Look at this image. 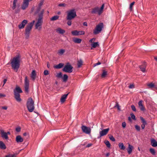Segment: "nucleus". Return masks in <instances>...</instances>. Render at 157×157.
<instances>
[{
	"label": "nucleus",
	"mask_w": 157,
	"mask_h": 157,
	"mask_svg": "<svg viewBox=\"0 0 157 157\" xmlns=\"http://www.w3.org/2000/svg\"><path fill=\"white\" fill-rule=\"evenodd\" d=\"M44 0H41L38 5L36 6V8L39 9L41 8L42 6L43 5Z\"/></svg>",
	"instance_id": "bb28decb"
},
{
	"label": "nucleus",
	"mask_w": 157,
	"mask_h": 157,
	"mask_svg": "<svg viewBox=\"0 0 157 157\" xmlns=\"http://www.w3.org/2000/svg\"><path fill=\"white\" fill-rule=\"evenodd\" d=\"M104 6V4H103L102 5L100 8L98 7H96L93 8L92 10L91 13L92 14L98 13V15H100L103 12Z\"/></svg>",
	"instance_id": "39448f33"
},
{
	"label": "nucleus",
	"mask_w": 157,
	"mask_h": 157,
	"mask_svg": "<svg viewBox=\"0 0 157 157\" xmlns=\"http://www.w3.org/2000/svg\"><path fill=\"white\" fill-rule=\"evenodd\" d=\"M68 76L66 74L64 75L63 77V81L64 82H66L68 79Z\"/></svg>",
	"instance_id": "c9c22d12"
},
{
	"label": "nucleus",
	"mask_w": 157,
	"mask_h": 157,
	"mask_svg": "<svg viewBox=\"0 0 157 157\" xmlns=\"http://www.w3.org/2000/svg\"><path fill=\"white\" fill-rule=\"evenodd\" d=\"M122 126L123 128H125L126 126V123L125 122H123L122 123Z\"/></svg>",
	"instance_id": "6e6d98bb"
},
{
	"label": "nucleus",
	"mask_w": 157,
	"mask_h": 157,
	"mask_svg": "<svg viewBox=\"0 0 157 157\" xmlns=\"http://www.w3.org/2000/svg\"><path fill=\"white\" fill-rule=\"evenodd\" d=\"M35 22V21L34 20L32 22L28 24L25 28V38L27 39H28L29 37L30 32L32 30Z\"/></svg>",
	"instance_id": "7ed1b4c3"
},
{
	"label": "nucleus",
	"mask_w": 157,
	"mask_h": 157,
	"mask_svg": "<svg viewBox=\"0 0 157 157\" xmlns=\"http://www.w3.org/2000/svg\"><path fill=\"white\" fill-rule=\"evenodd\" d=\"M44 13V10L41 8L39 9L36 8V11L34 13V15H37L39 18H43V14Z\"/></svg>",
	"instance_id": "6e6552de"
},
{
	"label": "nucleus",
	"mask_w": 157,
	"mask_h": 157,
	"mask_svg": "<svg viewBox=\"0 0 157 157\" xmlns=\"http://www.w3.org/2000/svg\"><path fill=\"white\" fill-rule=\"evenodd\" d=\"M101 64V63L100 62H98V63H95L94 64V67H95L96 66H97V65H100Z\"/></svg>",
	"instance_id": "bf43d9fd"
},
{
	"label": "nucleus",
	"mask_w": 157,
	"mask_h": 157,
	"mask_svg": "<svg viewBox=\"0 0 157 157\" xmlns=\"http://www.w3.org/2000/svg\"><path fill=\"white\" fill-rule=\"evenodd\" d=\"M59 18V16H55L52 17L51 18V21H55L56 20H57Z\"/></svg>",
	"instance_id": "e433bc0d"
},
{
	"label": "nucleus",
	"mask_w": 157,
	"mask_h": 157,
	"mask_svg": "<svg viewBox=\"0 0 157 157\" xmlns=\"http://www.w3.org/2000/svg\"><path fill=\"white\" fill-rule=\"evenodd\" d=\"M27 106L29 111L32 112L34 109V101L31 98H29L27 103Z\"/></svg>",
	"instance_id": "20e7f679"
},
{
	"label": "nucleus",
	"mask_w": 157,
	"mask_h": 157,
	"mask_svg": "<svg viewBox=\"0 0 157 157\" xmlns=\"http://www.w3.org/2000/svg\"><path fill=\"white\" fill-rule=\"evenodd\" d=\"M147 86L149 87V88L151 89H152L153 88H155V86L154 83L151 82L149 83H148L147 85Z\"/></svg>",
	"instance_id": "7c9ffc66"
},
{
	"label": "nucleus",
	"mask_w": 157,
	"mask_h": 157,
	"mask_svg": "<svg viewBox=\"0 0 157 157\" xmlns=\"http://www.w3.org/2000/svg\"><path fill=\"white\" fill-rule=\"evenodd\" d=\"M143 101L141 100L140 101L138 102L139 106L143 105L142 104Z\"/></svg>",
	"instance_id": "4d7b16f0"
},
{
	"label": "nucleus",
	"mask_w": 157,
	"mask_h": 157,
	"mask_svg": "<svg viewBox=\"0 0 157 157\" xmlns=\"http://www.w3.org/2000/svg\"><path fill=\"white\" fill-rule=\"evenodd\" d=\"M25 92L28 93L29 88V81L26 76L25 77Z\"/></svg>",
	"instance_id": "f8f14e48"
},
{
	"label": "nucleus",
	"mask_w": 157,
	"mask_h": 157,
	"mask_svg": "<svg viewBox=\"0 0 157 157\" xmlns=\"http://www.w3.org/2000/svg\"><path fill=\"white\" fill-rule=\"evenodd\" d=\"M68 94V93L67 94H65L62 96L60 99V101L61 102L63 103L65 101Z\"/></svg>",
	"instance_id": "b1692460"
},
{
	"label": "nucleus",
	"mask_w": 157,
	"mask_h": 157,
	"mask_svg": "<svg viewBox=\"0 0 157 157\" xmlns=\"http://www.w3.org/2000/svg\"><path fill=\"white\" fill-rule=\"evenodd\" d=\"M150 152L153 155H155V151L154 149L153 148H151L150 149Z\"/></svg>",
	"instance_id": "58836bf2"
},
{
	"label": "nucleus",
	"mask_w": 157,
	"mask_h": 157,
	"mask_svg": "<svg viewBox=\"0 0 157 157\" xmlns=\"http://www.w3.org/2000/svg\"><path fill=\"white\" fill-rule=\"evenodd\" d=\"M109 139L113 141H115V140L113 136H109Z\"/></svg>",
	"instance_id": "de8ad7c7"
},
{
	"label": "nucleus",
	"mask_w": 157,
	"mask_h": 157,
	"mask_svg": "<svg viewBox=\"0 0 157 157\" xmlns=\"http://www.w3.org/2000/svg\"><path fill=\"white\" fill-rule=\"evenodd\" d=\"M104 143L108 147H110L111 145L109 141L108 140H105Z\"/></svg>",
	"instance_id": "4c0bfd02"
},
{
	"label": "nucleus",
	"mask_w": 157,
	"mask_h": 157,
	"mask_svg": "<svg viewBox=\"0 0 157 157\" xmlns=\"http://www.w3.org/2000/svg\"><path fill=\"white\" fill-rule=\"evenodd\" d=\"M83 25L84 26H87V22H84L83 23Z\"/></svg>",
	"instance_id": "774afa93"
},
{
	"label": "nucleus",
	"mask_w": 157,
	"mask_h": 157,
	"mask_svg": "<svg viewBox=\"0 0 157 157\" xmlns=\"http://www.w3.org/2000/svg\"><path fill=\"white\" fill-rule=\"evenodd\" d=\"M146 124H143L141 125V128H142V129H144V128H145V125Z\"/></svg>",
	"instance_id": "e2e57ef3"
},
{
	"label": "nucleus",
	"mask_w": 157,
	"mask_h": 157,
	"mask_svg": "<svg viewBox=\"0 0 157 157\" xmlns=\"http://www.w3.org/2000/svg\"><path fill=\"white\" fill-rule=\"evenodd\" d=\"M32 0H24L21 6V8L23 10H25L27 8L29 5V2Z\"/></svg>",
	"instance_id": "4468645a"
},
{
	"label": "nucleus",
	"mask_w": 157,
	"mask_h": 157,
	"mask_svg": "<svg viewBox=\"0 0 157 157\" xmlns=\"http://www.w3.org/2000/svg\"><path fill=\"white\" fill-rule=\"evenodd\" d=\"M28 23V21L26 20H23L21 23L20 24L18 25V28L19 29H22L23 28L25 25Z\"/></svg>",
	"instance_id": "dca6fc26"
},
{
	"label": "nucleus",
	"mask_w": 157,
	"mask_h": 157,
	"mask_svg": "<svg viewBox=\"0 0 157 157\" xmlns=\"http://www.w3.org/2000/svg\"><path fill=\"white\" fill-rule=\"evenodd\" d=\"M6 96V95L4 94L0 93V98L2 97H5Z\"/></svg>",
	"instance_id": "680f3d73"
},
{
	"label": "nucleus",
	"mask_w": 157,
	"mask_h": 157,
	"mask_svg": "<svg viewBox=\"0 0 157 157\" xmlns=\"http://www.w3.org/2000/svg\"><path fill=\"white\" fill-rule=\"evenodd\" d=\"M76 16V13L74 9L70 10L67 12V19L71 20Z\"/></svg>",
	"instance_id": "423d86ee"
},
{
	"label": "nucleus",
	"mask_w": 157,
	"mask_h": 157,
	"mask_svg": "<svg viewBox=\"0 0 157 157\" xmlns=\"http://www.w3.org/2000/svg\"><path fill=\"white\" fill-rule=\"evenodd\" d=\"M15 155H6L5 157H16Z\"/></svg>",
	"instance_id": "3c124183"
},
{
	"label": "nucleus",
	"mask_w": 157,
	"mask_h": 157,
	"mask_svg": "<svg viewBox=\"0 0 157 157\" xmlns=\"http://www.w3.org/2000/svg\"><path fill=\"white\" fill-rule=\"evenodd\" d=\"M21 128L20 127H18L16 128V131L17 132H19L21 131Z\"/></svg>",
	"instance_id": "864d4df0"
},
{
	"label": "nucleus",
	"mask_w": 157,
	"mask_h": 157,
	"mask_svg": "<svg viewBox=\"0 0 157 157\" xmlns=\"http://www.w3.org/2000/svg\"><path fill=\"white\" fill-rule=\"evenodd\" d=\"M132 109L134 111H136V110L134 105H132L131 106Z\"/></svg>",
	"instance_id": "603ef678"
},
{
	"label": "nucleus",
	"mask_w": 157,
	"mask_h": 157,
	"mask_svg": "<svg viewBox=\"0 0 157 157\" xmlns=\"http://www.w3.org/2000/svg\"><path fill=\"white\" fill-rule=\"evenodd\" d=\"M0 132L1 137L5 139L6 140L8 139L9 137L8 135L10 134V132H5L4 130L2 129L0 130Z\"/></svg>",
	"instance_id": "9d476101"
},
{
	"label": "nucleus",
	"mask_w": 157,
	"mask_h": 157,
	"mask_svg": "<svg viewBox=\"0 0 157 157\" xmlns=\"http://www.w3.org/2000/svg\"><path fill=\"white\" fill-rule=\"evenodd\" d=\"M146 64L144 63L143 65L140 66L139 67L140 70L143 72H145L146 71Z\"/></svg>",
	"instance_id": "6ab92c4d"
},
{
	"label": "nucleus",
	"mask_w": 157,
	"mask_h": 157,
	"mask_svg": "<svg viewBox=\"0 0 157 157\" xmlns=\"http://www.w3.org/2000/svg\"><path fill=\"white\" fill-rule=\"evenodd\" d=\"M18 0H13V4L11 6V8L13 10L15 9L17 7L16 4L17 3Z\"/></svg>",
	"instance_id": "a878e982"
},
{
	"label": "nucleus",
	"mask_w": 157,
	"mask_h": 157,
	"mask_svg": "<svg viewBox=\"0 0 157 157\" xmlns=\"http://www.w3.org/2000/svg\"><path fill=\"white\" fill-rule=\"evenodd\" d=\"M135 2H133L131 3L130 4V5L129 6V9L131 11L132 10V7L133 6V5L134 4Z\"/></svg>",
	"instance_id": "37998d69"
},
{
	"label": "nucleus",
	"mask_w": 157,
	"mask_h": 157,
	"mask_svg": "<svg viewBox=\"0 0 157 157\" xmlns=\"http://www.w3.org/2000/svg\"><path fill=\"white\" fill-rule=\"evenodd\" d=\"M44 75H47L49 74V71L47 70H45L44 72Z\"/></svg>",
	"instance_id": "8fccbe9b"
},
{
	"label": "nucleus",
	"mask_w": 157,
	"mask_h": 157,
	"mask_svg": "<svg viewBox=\"0 0 157 157\" xmlns=\"http://www.w3.org/2000/svg\"><path fill=\"white\" fill-rule=\"evenodd\" d=\"M65 50L64 49H61L58 50L57 51V53L59 56H62L65 53Z\"/></svg>",
	"instance_id": "4be33fe9"
},
{
	"label": "nucleus",
	"mask_w": 157,
	"mask_h": 157,
	"mask_svg": "<svg viewBox=\"0 0 157 157\" xmlns=\"http://www.w3.org/2000/svg\"><path fill=\"white\" fill-rule=\"evenodd\" d=\"M135 128L138 131H139L140 130V127L138 125H136L135 126Z\"/></svg>",
	"instance_id": "09e8293b"
},
{
	"label": "nucleus",
	"mask_w": 157,
	"mask_h": 157,
	"mask_svg": "<svg viewBox=\"0 0 157 157\" xmlns=\"http://www.w3.org/2000/svg\"><path fill=\"white\" fill-rule=\"evenodd\" d=\"M85 32L83 31H78V36L84 35Z\"/></svg>",
	"instance_id": "79ce46f5"
},
{
	"label": "nucleus",
	"mask_w": 157,
	"mask_h": 157,
	"mask_svg": "<svg viewBox=\"0 0 157 157\" xmlns=\"http://www.w3.org/2000/svg\"><path fill=\"white\" fill-rule=\"evenodd\" d=\"M56 76L58 78H61L62 77V74L61 72L57 74Z\"/></svg>",
	"instance_id": "a19ab883"
},
{
	"label": "nucleus",
	"mask_w": 157,
	"mask_h": 157,
	"mask_svg": "<svg viewBox=\"0 0 157 157\" xmlns=\"http://www.w3.org/2000/svg\"><path fill=\"white\" fill-rule=\"evenodd\" d=\"M16 140L17 143H21L23 141V138L20 135H18L16 137Z\"/></svg>",
	"instance_id": "a211bd4d"
},
{
	"label": "nucleus",
	"mask_w": 157,
	"mask_h": 157,
	"mask_svg": "<svg viewBox=\"0 0 157 157\" xmlns=\"http://www.w3.org/2000/svg\"><path fill=\"white\" fill-rule=\"evenodd\" d=\"M72 35L73 36H78V31L77 30H74L71 32Z\"/></svg>",
	"instance_id": "f704fd0d"
},
{
	"label": "nucleus",
	"mask_w": 157,
	"mask_h": 157,
	"mask_svg": "<svg viewBox=\"0 0 157 157\" xmlns=\"http://www.w3.org/2000/svg\"><path fill=\"white\" fill-rule=\"evenodd\" d=\"M109 128H107L103 129L99 132V136L98 137V139L100 138L101 137L106 135L109 131Z\"/></svg>",
	"instance_id": "ddd939ff"
},
{
	"label": "nucleus",
	"mask_w": 157,
	"mask_h": 157,
	"mask_svg": "<svg viewBox=\"0 0 157 157\" xmlns=\"http://www.w3.org/2000/svg\"><path fill=\"white\" fill-rule=\"evenodd\" d=\"M0 148L3 149H4L6 148L5 145L2 141H0Z\"/></svg>",
	"instance_id": "2f4dec72"
},
{
	"label": "nucleus",
	"mask_w": 157,
	"mask_h": 157,
	"mask_svg": "<svg viewBox=\"0 0 157 157\" xmlns=\"http://www.w3.org/2000/svg\"><path fill=\"white\" fill-rule=\"evenodd\" d=\"M82 39L78 38H74L73 39V41L75 43L79 44L82 42Z\"/></svg>",
	"instance_id": "c85d7f7f"
},
{
	"label": "nucleus",
	"mask_w": 157,
	"mask_h": 157,
	"mask_svg": "<svg viewBox=\"0 0 157 157\" xmlns=\"http://www.w3.org/2000/svg\"><path fill=\"white\" fill-rule=\"evenodd\" d=\"M103 26L104 25L102 23H100L98 25L94 31V34H97L99 33L101 31Z\"/></svg>",
	"instance_id": "0eeeda50"
},
{
	"label": "nucleus",
	"mask_w": 157,
	"mask_h": 157,
	"mask_svg": "<svg viewBox=\"0 0 157 157\" xmlns=\"http://www.w3.org/2000/svg\"><path fill=\"white\" fill-rule=\"evenodd\" d=\"M95 40L94 38H92L90 40L89 42L90 43H92L93 40Z\"/></svg>",
	"instance_id": "338daca9"
},
{
	"label": "nucleus",
	"mask_w": 157,
	"mask_h": 157,
	"mask_svg": "<svg viewBox=\"0 0 157 157\" xmlns=\"http://www.w3.org/2000/svg\"><path fill=\"white\" fill-rule=\"evenodd\" d=\"M140 119L141 120L143 124H147L146 121H145V119L143 117H140Z\"/></svg>",
	"instance_id": "49530a36"
},
{
	"label": "nucleus",
	"mask_w": 157,
	"mask_h": 157,
	"mask_svg": "<svg viewBox=\"0 0 157 157\" xmlns=\"http://www.w3.org/2000/svg\"><path fill=\"white\" fill-rule=\"evenodd\" d=\"M73 67L69 63H68L65 65L63 69V71L65 72H67L71 73L72 71V69Z\"/></svg>",
	"instance_id": "1a4fd4ad"
},
{
	"label": "nucleus",
	"mask_w": 157,
	"mask_h": 157,
	"mask_svg": "<svg viewBox=\"0 0 157 157\" xmlns=\"http://www.w3.org/2000/svg\"><path fill=\"white\" fill-rule=\"evenodd\" d=\"M151 144L152 146L156 147L157 146V142L154 139H151Z\"/></svg>",
	"instance_id": "412c9836"
},
{
	"label": "nucleus",
	"mask_w": 157,
	"mask_h": 157,
	"mask_svg": "<svg viewBox=\"0 0 157 157\" xmlns=\"http://www.w3.org/2000/svg\"><path fill=\"white\" fill-rule=\"evenodd\" d=\"M67 25H69L70 26L71 25V21H69L67 22Z\"/></svg>",
	"instance_id": "0e129e2a"
},
{
	"label": "nucleus",
	"mask_w": 157,
	"mask_h": 157,
	"mask_svg": "<svg viewBox=\"0 0 157 157\" xmlns=\"http://www.w3.org/2000/svg\"><path fill=\"white\" fill-rule=\"evenodd\" d=\"M107 74V72L105 71H103L101 75V77L102 78H104L105 77Z\"/></svg>",
	"instance_id": "ea45409f"
},
{
	"label": "nucleus",
	"mask_w": 157,
	"mask_h": 157,
	"mask_svg": "<svg viewBox=\"0 0 157 157\" xmlns=\"http://www.w3.org/2000/svg\"><path fill=\"white\" fill-rule=\"evenodd\" d=\"M83 61L81 59H80L78 61L77 65L78 67H80L82 64Z\"/></svg>",
	"instance_id": "473e14b6"
},
{
	"label": "nucleus",
	"mask_w": 157,
	"mask_h": 157,
	"mask_svg": "<svg viewBox=\"0 0 157 157\" xmlns=\"http://www.w3.org/2000/svg\"><path fill=\"white\" fill-rule=\"evenodd\" d=\"M92 145V144L91 143L88 144L86 146V147H91Z\"/></svg>",
	"instance_id": "052dcab7"
},
{
	"label": "nucleus",
	"mask_w": 157,
	"mask_h": 157,
	"mask_svg": "<svg viewBox=\"0 0 157 157\" xmlns=\"http://www.w3.org/2000/svg\"><path fill=\"white\" fill-rule=\"evenodd\" d=\"M64 65L63 63H60L57 65L54 66V67L55 68L59 69L62 68L63 66Z\"/></svg>",
	"instance_id": "393cba45"
},
{
	"label": "nucleus",
	"mask_w": 157,
	"mask_h": 157,
	"mask_svg": "<svg viewBox=\"0 0 157 157\" xmlns=\"http://www.w3.org/2000/svg\"><path fill=\"white\" fill-rule=\"evenodd\" d=\"M81 129L83 132L87 134H90L91 132V129L85 126L82 125L81 127Z\"/></svg>",
	"instance_id": "2eb2a0df"
},
{
	"label": "nucleus",
	"mask_w": 157,
	"mask_h": 157,
	"mask_svg": "<svg viewBox=\"0 0 157 157\" xmlns=\"http://www.w3.org/2000/svg\"><path fill=\"white\" fill-rule=\"evenodd\" d=\"M56 32L60 34H63L65 32V30L60 28H58L56 29Z\"/></svg>",
	"instance_id": "aec40b11"
},
{
	"label": "nucleus",
	"mask_w": 157,
	"mask_h": 157,
	"mask_svg": "<svg viewBox=\"0 0 157 157\" xmlns=\"http://www.w3.org/2000/svg\"><path fill=\"white\" fill-rule=\"evenodd\" d=\"M1 108L2 109L6 110L7 109L8 107L7 106H2Z\"/></svg>",
	"instance_id": "13d9d810"
},
{
	"label": "nucleus",
	"mask_w": 157,
	"mask_h": 157,
	"mask_svg": "<svg viewBox=\"0 0 157 157\" xmlns=\"http://www.w3.org/2000/svg\"><path fill=\"white\" fill-rule=\"evenodd\" d=\"M43 18H38L37 22L35 25V28L38 30H40L41 28V25L43 22Z\"/></svg>",
	"instance_id": "9b49d317"
},
{
	"label": "nucleus",
	"mask_w": 157,
	"mask_h": 157,
	"mask_svg": "<svg viewBox=\"0 0 157 157\" xmlns=\"http://www.w3.org/2000/svg\"><path fill=\"white\" fill-rule=\"evenodd\" d=\"M91 46L92 48H95L99 46L98 43V42H94L91 44Z\"/></svg>",
	"instance_id": "72a5a7b5"
},
{
	"label": "nucleus",
	"mask_w": 157,
	"mask_h": 157,
	"mask_svg": "<svg viewBox=\"0 0 157 157\" xmlns=\"http://www.w3.org/2000/svg\"><path fill=\"white\" fill-rule=\"evenodd\" d=\"M133 147L130 144H128V147L127 149V152L128 154H130L131 153L132 150L133 149Z\"/></svg>",
	"instance_id": "f3484780"
},
{
	"label": "nucleus",
	"mask_w": 157,
	"mask_h": 157,
	"mask_svg": "<svg viewBox=\"0 0 157 157\" xmlns=\"http://www.w3.org/2000/svg\"><path fill=\"white\" fill-rule=\"evenodd\" d=\"M118 146L119 148L122 150H124L125 149V147L123 143H120L118 144Z\"/></svg>",
	"instance_id": "c756f323"
},
{
	"label": "nucleus",
	"mask_w": 157,
	"mask_h": 157,
	"mask_svg": "<svg viewBox=\"0 0 157 157\" xmlns=\"http://www.w3.org/2000/svg\"><path fill=\"white\" fill-rule=\"evenodd\" d=\"M131 118L132 119H133L134 120H136L135 116L134 115V114H133V113L131 114Z\"/></svg>",
	"instance_id": "5fc2aeb1"
},
{
	"label": "nucleus",
	"mask_w": 157,
	"mask_h": 157,
	"mask_svg": "<svg viewBox=\"0 0 157 157\" xmlns=\"http://www.w3.org/2000/svg\"><path fill=\"white\" fill-rule=\"evenodd\" d=\"M13 92L14 95V97L16 101L20 102L21 101V99L20 97V93H22V91L20 88L19 86H16L15 89L14 90Z\"/></svg>",
	"instance_id": "f03ea898"
},
{
	"label": "nucleus",
	"mask_w": 157,
	"mask_h": 157,
	"mask_svg": "<svg viewBox=\"0 0 157 157\" xmlns=\"http://www.w3.org/2000/svg\"><path fill=\"white\" fill-rule=\"evenodd\" d=\"M11 64L13 69L15 72H17L20 65V57L17 56L13 58L11 61Z\"/></svg>",
	"instance_id": "f257e3e1"
},
{
	"label": "nucleus",
	"mask_w": 157,
	"mask_h": 157,
	"mask_svg": "<svg viewBox=\"0 0 157 157\" xmlns=\"http://www.w3.org/2000/svg\"><path fill=\"white\" fill-rule=\"evenodd\" d=\"M36 71L35 70H33L31 75V78L32 79L34 80L36 78Z\"/></svg>",
	"instance_id": "5701e85b"
},
{
	"label": "nucleus",
	"mask_w": 157,
	"mask_h": 157,
	"mask_svg": "<svg viewBox=\"0 0 157 157\" xmlns=\"http://www.w3.org/2000/svg\"><path fill=\"white\" fill-rule=\"evenodd\" d=\"M44 0H41L38 5L36 6V8L39 9L41 8L42 6L43 5Z\"/></svg>",
	"instance_id": "cd10ccee"
},
{
	"label": "nucleus",
	"mask_w": 157,
	"mask_h": 157,
	"mask_svg": "<svg viewBox=\"0 0 157 157\" xmlns=\"http://www.w3.org/2000/svg\"><path fill=\"white\" fill-rule=\"evenodd\" d=\"M139 107L140 109L142 111H144L145 110V109L143 105L140 106Z\"/></svg>",
	"instance_id": "a18cd8bd"
},
{
	"label": "nucleus",
	"mask_w": 157,
	"mask_h": 157,
	"mask_svg": "<svg viewBox=\"0 0 157 157\" xmlns=\"http://www.w3.org/2000/svg\"><path fill=\"white\" fill-rule=\"evenodd\" d=\"M129 87L130 88H132L134 87V86L133 85H130Z\"/></svg>",
	"instance_id": "69168bd1"
},
{
	"label": "nucleus",
	"mask_w": 157,
	"mask_h": 157,
	"mask_svg": "<svg viewBox=\"0 0 157 157\" xmlns=\"http://www.w3.org/2000/svg\"><path fill=\"white\" fill-rule=\"evenodd\" d=\"M58 6L59 7H65L67 6V4L65 3H62L59 4Z\"/></svg>",
	"instance_id": "c03bdc74"
}]
</instances>
